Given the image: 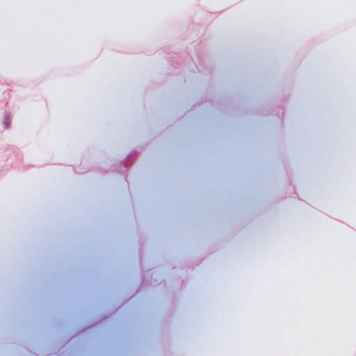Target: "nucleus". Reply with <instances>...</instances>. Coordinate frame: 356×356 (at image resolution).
<instances>
[{"label":"nucleus","instance_id":"nucleus-1","mask_svg":"<svg viewBox=\"0 0 356 356\" xmlns=\"http://www.w3.org/2000/svg\"><path fill=\"white\" fill-rule=\"evenodd\" d=\"M10 122V118L9 117H7L5 120V124L6 126H8Z\"/></svg>","mask_w":356,"mask_h":356}]
</instances>
